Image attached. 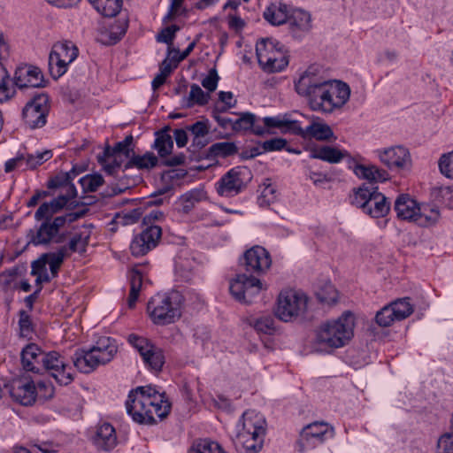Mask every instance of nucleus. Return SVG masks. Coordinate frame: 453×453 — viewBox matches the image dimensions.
<instances>
[{"mask_svg": "<svg viewBox=\"0 0 453 453\" xmlns=\"http://www.w3.org/2000/svg\"><path fill=\"white\" fill-rule=\"evenodd\" d=\"M298 95L306 98L314 111L332 113L341 109L349 99L350 88L345 82L326 81L317 73L314 67H309L295 82Z\"/></svg>", "mask_w": 453, "mask_h": 453, "instance_id": "1", "label": "nucleus"}, {"mask_svg": "<svg viewBox=\"0 0 453 453\" xmlns=\"http://www.w3.org/2000/svg\"><path fill=\"white\" fill-rule=\"evenodd\" d=\"M355 173L359 178L369 180L370 184H364L355 192L352 203L372 218L385 217L390 211V203L383 194L378 191V187H374L372 182L388 180L389 173L376 165H363L356 166Z\"/></svg>", "mask_w": 453, "mask_h": 453, "instance_id": "2", "label": "nucleus"}, {"mask_svg": "<svg viewBox=\"0 0 453 453\" xmlns=\"http://www.w3.org/2000/svg\"><path fill=\"white\" fill-rule=\"evenodd\" d=\"M127 413L139 424L154 425L157 418H166L171 410V403L165 394L158 392L151 386L138 387L132 390L126 402Z\"/></svg>", "mask_w": 453, "mask_h": 453, "instance_id": "3", "label": "nucleus"}, {"mask_svg": "<svg viewBox=\"0 0 453 453\" xmlns=\"http://www.w3.org/2000/svg\"><path fill=\"white\" fill-rule=\"evenodd\" d=\"M242 429L236 435L235 444L244 453H257L263 447L266 421L265 417L254 410L242 416Z\"/></svg>", "mask_w": 453, "mask_h": 453, "instance_id": "4", "label": "nucleus"}, {"mask_svg": "<svg viewBox=\"0 0 453 453\" xmlns=\"http://www.w3.org/2000/svg\"><path fill=\"white\" fill-rule=\"evenodd\" d=\"M184 298L179 291L153 296L147 304L151 320L157 325H168L179 319Z\"/></svg>", "mask_w": 453, "mask_h": 453, "instance_id": "5", "label": "nucleus"}, {"mask_svg": "<svg viewBox=\"0 0 453 453\" xmlns=\"http://www.w3.org/2000/svg\"><path fill=\"white\" fill-rule=\"evenodd\" d=\"M354 316L345 311L337 319L322 324L317 333L319 343L328 348H341L347 344L354 335Z\"/></svg>", "mask_w": 453, "mask_h": 453, "instance_id": "6", "label": "nucleus"}, {"mask_svg": "<svg viewBox=\"0 0 453 453\" xmlns=\"http://www.w3.org/2000/svg\"><path fill=\"white\" fill-rule=\"evenodd\" d=\"M87 212V210H82L76 212H68L62 216L55 217L54 219H43L42 223L35 233H32L30 242L34 245L49 244L51 242H61L62 237L58 235L61 228L66 223H73L80 218H82Z\"/></svg>", "mask_w": 453, "mask_h": 453, "instance_id": "7", "label": "nucleus"}, {"mask_svg": "<svg viewBox=\"0 0 453 453\" xmlns=\"http://www.w3.org/2000/svg\"><path fill=\"white\" fill-rule=\"evenodd\" d=\"M256 54L261 68L267 73L283 70L288 64L282 45L273 39H262L256 45Z\"/></svg>", "mask_w": 453, "mask_h": 453, "instance_id": "8", "label": "nucleus"}, {"mask_svg": "<svg viewBox=\"0 0 453 453\" xmlns=\"http://www.w3.org/2000/svg\"><path fill=\"white\" fill-rule=\"evenodd\" d=\"M307 296L293 289L283 290L277 300L275 315L284 322L302 317L307 309Z\"/></svg>", "mask_w": 453, "mask_h": 453, "instance_id": "9", "label": "nucleus"}, {"mask_svg": "<svg viewBox=\"0 0 453 453\" xmlns=\"http://www.w3.org/2000/svg\"><path fill=\"white\" fill-rule=\"evenodd\" d=\"M334 426L324 421H315L308 424L301 430L296 441L300 453H305L323 444L326 440L334 438Z\"/></svg>", "mask_w": 453, "mask_h": 453, "instance_id": "10", "label": "nucleus"}, {"mask_svg": "<svg viewBox=\"0 0 453 453\" xmlns=\"http://www.w3.org/2000/svg\"><path fill=\"white\" fill-rule=\"evenodd\" d=\"M78 48L72 42H59L53 45L49 57L50 75L57 80L65 74L67 66L78 57Z\"/></svg>", "mask_w": 453, "mask_h": 453, "instance_id": "11", "label": "nucleus"}, {"mask_svg": "<svg viewBox=\"0 0 453 453\" xmlns=\"http://www.w3.org/2000/svg\"><path fill=\"white\" fill-rule=\"evenodd\" d=\"M251 178V172L248 167H234L216 183V190L221 196L233 197L242 192Z\"/></svg>", "mask_w": 453, "mask_h": 453, "instance_id": "12", "label": "nucleus"}, {"mask_svg": "<svg viewBox=\"0 0 453 453\" xmlns=\"http://www.w3.org/2000/svg\"><path fill=\"white\" fill-rule=\"evenodd\" d=\"M42 367L61 386H67L74 380L73 369L59 352L52 350L44 352L42 357Z\"/></svg>", "mask_w": 453, "mask_h": 453, "instance_id": "13", "label": "nucleus"}, {"mask_svg": "<svg viewBox=\"0 0 453 453\" xmlns=\"http://www.w3.org/2000/svg\"><path fill=\"white\" fill-rule=\"evenodd\" d=\"M49 111L48 96L44 94L35 96L23 109L25 125L30 129L42 127L47 122Z\"/></svg>", "mask_w": 453, "mask_h": 453, "instance_id": "14", "label": "nucleus"}, {"mask_svg": "<svg viewBox=\"0 0 453 453\" xmlns=\"http://www.w3.org/2000/svg\"><path fill=\"white\" fill-rule=\"evenodd\" d=\"M262 289V282L257 277L248 276L245 273L238 274L230 282L229 291L232 296L238 302L250 303Z\"/></svg>", "mask_w": 453, "mask_h": 453, "instance_id": "15", "label": "nucleus"}, {"mask_svg": "<svg viewBox=\"0 0 453 453\" xmlns=\"http://www.w3.org/2000/svg\"><path fill=\"white\" fill-rule=\"evenodd\" d=\"M381 164L389 170H404L411 165V157L409 150L402 145H395L375 150Z\"/></svg>", "mask_w": 453, "mask_h": 453, "instance_id": "16", "label": "nucleus"}, {"mask_svg": "<svg viewBox=\"0 0 453 453\" xmlns=\"http://www.w3.org/2000/svg\"><path fill=\"white\" fill-rule=\"evenodd\" d=\"M240 265L245 272L259 276L270 268L272 259L265 248L256 245L244 252L240 258Z\"/></svg>", "mask_w": 453, "mask_h": 453, "instance_id": "17", "label": "nucleus"}, {"mask_svg": "<svg viewBox=\"0 0 453 453\" xmlns=\"http://www.w3.org/2000/svg\"><path fill=\"white\" fill-rule=\"evenodd\" d=\"M128 342L134 346L142 356L144 363L154 371H160L165 364V357L160 348L152 344L148 339L130 334Z\"/></svg>", "mask_w": 453, "mask_h": 453, "instance_id": "18", "label": "nucleus"}, {"mask_svg": "<svg viewBox=\"0 0 453 453\" xmlns=\"http://www.w3.org/2000/svg\"><path fill=\"white\" fill-rule=\"evenodd\" d=\"M162 236V229L158 226H149L135 235L130 244L131 254L134 257L146 255L156 248Z\"/></svg>", "mask_w": 453, "mask_h": 453, "instance_id": "19", "label": "nucleus"}, {"mask_svg": "<svg viewBox=\"0 0 453 453\" xmlns=\"http://www.w3.org/2000/svg\"><path fill=\"white\" fill-rule=\"evenodd\" d=\"M162 236V229L158 226H149L135 235L130 244L131 254L134 257L146 255L156 248Z\"/></svg>", "mask_w": 453, "mask_h": 453, "instance_id": "20", "label": "nucleus"}, {"mask_svg": "<svg viewBox=\"0 0 453 453\" xmlns=\"http://www.w3.org/2000/svg\"><path fill=\"white\" fill-rule=\"evenodd\" d=\"M91 441L97 450L111 451L118 443L115 428L108 422L98 424L91 435Z\"/></svg>", "mask_w": 453, "mask_h": 453, "instance_id": "21", "label": "nucleus"}, {"mask_svg": "<svg viewBox=\"0 0 453 453\" xmlns=\"http://www.w3.org/2000/svg\"><path fill=\"white\" fill-rule=\"evenodd\" d=\"M14 84L19 88L44 87V78L42 71L34 65L17 67L14 73Z\"/></svg>", "mask_w": 453, "mask_h": 453, "instance_id": "22", "label": "nucleus"}, {"mask_svg": "<svg viewBox=\"0 0 453 453\" xmlns=\"http://www.w3.org/2000/svg\"><path fill=\"white\" fill-rule=\"evenodd\" d=\"M287 24L292 36L300 39L311 29V16L306 11L296 9L288 15Z\"/></svg>", "mask_w": 453, "mask_h": 453, "instance_id": "23", "label": "nucleus"}, {"mask_svg": "<svg viewBox=\"0 0 453 453\" xmlns=\"http://www.w3.org/2000/svg\"><path fill=\"white\" fill-rule=\"evenodd\" d=\"M10 395L22 405H31L36 397L35 386L33 381L18 380L12 383Z\"/></svg>", "mask_w": 453, "mask_h": 453, "instance_id": "24", "label": "nucleus"}, {"mask_svg": "<svg viewBox=\"0 0 453 453\" xmlns=\"http://www.w3.org/2000/svg\"><path fill=\"white\" fill-rule=\"evenodd\" d=\"M263 122L268 131H270L271 128H278L282 134H291L295 135L301 131V123L298 120L291 119L288 114L265 117Z\"/></svg>", "mask_w": 453, "mask_h": 453, "instance_id": "25", "label": "nucleus"}, {"mask_svg": "<svg viewBox=\"0 0 453 453\" xmlns=\"http://www.w3.org/2000/svg\"><path fill=\"white\" fill-rule=\"evenodd\" d=\"M73 365L83 373H89L98 365H104L91 348L89 349H77L73 356Z\"/></svg>", "mask_w": 453, "mask_h": 453, "instance_id": "26", "label": "nucleus"}, {"mask_svg": "<svg viewBox=\"0 0 453 453\" xmlns=\"http://www.w3.org/2000/svg\"><path fill=\"white\" fill-rule=\"evenodd\" d=\"M44 354L35 343L27 344L21 351V364L27 372L39 373L41 371L42 357Z\"/></svg>", "mask_w": 453, "mask_h": 453, "instance_id": "27", "label": "nucleus"}, {"mask_svg": "<svg viewBox=\"0 0 453 453\" xmlns=\"http://www.w3.org/2000/svg\"><path fill=\"white\" fill-rule=\"evenodd\" d=\"M418 207L417 202L409 195L402 194L396 198L394 209L399 219L415 222Z\"/></svg>", "mask_w": 453, "mask_h": 453, "instance_id": "28", "label": "nucleus"}, {"mask_svg": "<svg viewBox=\"0 0 453 453\" xmlns=\"http://www.w3.org/2000/svg\"><path fill=\"white\" fill-rule=\"evenodd\" d=\"M296 135L304 139L314 138L318 141H328L334 137V132L326 123L313 120L305 128L301 127V131Z\"/></svg>", "mask_w": 453, "mask_h": 453, "instance_id": "29", "label": "nucleus"}, {"mask_svg": "<svg viewBox=\"0 0 453 453\" xmlns=\"http://www.w3.org/2000/svg\"><path fill=\"white\" fill-rule=\"evenodd\" d=\"M71 196H58L50 202L42 203L35 213V219L42 221L43 219H54V214L59 212L68 203Z\"/></svg>", "mask_w": 453, "mask_h": 453, "instance_id": "30", "label": "nucleus"}, {"mask_svg": "<svg viewBox=\"0 0 453 453\" xmlns=\"http://www.w3.org/2000/svg\"><path fill=\"white\" fill-rule=\"evenodd\" d=\"M91 349L104 365L113 358L118 349L115 340L106 336L99 338Z\"/></svg>", "mask_w": 453, "mask_h": 453, "instance_id": "31", "label": "nucleus"}, {"mask_svg": "<svg viewBox=\"0 0 453 453\" xmlns=\"http://www.w3.org/2000/svg\"><path fill=\"white\" fill-rule=\"evenodd\" d=\"M347 156H349V153L346 150H341L327 145L312 150L310 155L311 158H318L330 164H337Z\"/></svg>", "mask_w": 453, "mask_h": 453, "instance_id": "32", "label": "nucleus"}, {"mask_svg": "<svg viewBox=\"0 0 453 453\" xmlns=\"http://www.w3.org/2000/svg\"><path fill=\"white\" fill-rule=\"evenodd\" d=\"M265 19L273 26L287 23L288 18V6L284 4H272L264 12Z\"/></svg>", "mask_w": 453, "mask_h": 453, "instance_id": "33", "label": "nucleus"}, {"mask_svg": "<svg viewBox=\"0 0 453 453\" xmlns=\"http://www.w3.org/2000/svg\"><path fill=\"white\" fill-rule=\"evenodd\" d=\"M168 131L169 128H165L155 134L156 139L152 148L157 151L160 157L170 155L173 148V141Z\"/></svg>", "mask_w": 453, "mask_h": 453, "instance_id": "34", "label": "nucleus"}, {"mask_svg": "<svg viewBox=\"0 0 453 453\" xmlns=\"http://www.w3.org/2000/svg\"><path fill=\"white\" fill-rule=\"evenodd\" d=\"M158 159L153 152H146L142 156L132 155L131 158L125 164L124 170L136 167L139 170H150L157 165Z\"/></svg>", "mask_w": 453, "mask_h": 453, "instance_id": "35", "label": "nucleus"}, {"mask_svg": "<svg viewBox=\"0 0 453 453\" xmlns=\"http://www.w3.org/2000/svg\"><path fill=\"white\" fill-rule=\"evenodd\" d=\"M130 291L127 298V304L130 309L135 306L140 291L142 286V273L136 267L130 270L128 273Z\"/></svg>", "mask_w": 453, "mask_h": 453, "instance_id": "36", "label": "nucleus"}, {"mask_svg": "<svg viewBox=\"0 0 453 453\" xmlns=\"http://www.w3.org/2000/svg\"><path fill=\"white\" fill-rule=\"evenodd\" d=\"M94 8L104 17H114L121 10L123 0H88Z\"/></svg>", "mask_w": 453, "mask_h": 453, "instance_id": "37", "label": "nucleus"}, {"mask_svg": "<svg viewBox=\"0 0 453 453\" xmlns=\"http://www.w3.org/2000/svg\"><path fill=\"white\" fill-rule=\"evenodd\" d=\"M439 218L440 212L438 209L428 204H424L418 209L415 223L420 226H428L436 223Z\"/></svg>", "mask_w": 453, "mask_h": 453, "instance_id": "38", "label": "nucleus"}, {"mask_svg": "<svg viewBox=\"0 0 453 453\" xmlns=\"http://www.w3.org/2000/svg\"><path fill=\"white\" fill-rule=\"evenodd\" d=\"M75 171L73 169L72 171L63 173L61 175H57L54 178L50 179L48 182L49 188H57L59 187H66L70 195H66L67 196L75 197L77 195L76 188L74 185L72 183L73 178L75 176Z\"/></svg>", "mask_w": 453, "mask_h": 453, "instance_id": "39", "label": "nucleus"}, {"mask_svg": "<svg viewBox=\"0 0 453 453\" xmlns=\"http://www.w3.org/2000/svg\"><path fill=\"white\" fill-rule=\"evenodd\" d=\"M124 158L117 153L114 155L106 154L105 149L102 155L97 156L99 164L109 175H114L117 173V170L121 167Z\"/></svg>", "mask_w": 453, "mask_h": 453, "instance_id": "40", "label": "nucleus"}, {"mask_svg": "<svg viewBox=\"0 0 453 453\" xmlns=\"http://www.w3.org/2000/svg\"><path fill=\"white\" fill-rule=\"evenodd\" d=\"M238 152V147L233 142H219L208 149V157H227Z\"/></svg>", "mask_w": 453, "mask_h": 453, "instance_id": "41", "label": "nucleus"}, {"mask_svg": "<svg viewBox=\"0 0 453 453\" xmlns=\"http://www.w3.org/2000/svg\"><path fill=\"white\" fill-rule=\"evenodd\" d=\"M210 99V94L205 93L197 84H192L190 92L188 97L183 99V104L187 108H191L197 104L200 106L205 105Z\"/></svg>", "mask_w": 453, "mask_h": 453, "instance_id": "42", "label": "nucleus"}, {"mask_svg": "<svg viewBox=\"0 0 453 453\" xmlns=\"http://www.w3.org/2000/svg\"><path fill=\"white\" fill-rule=\"evenodd\" d=\"M134 142V137L132 134H129L124 138L123 141L117 142L113 147L106 146L105 153L106 154H119L125 158H131L134 154V150L132 148Z\"/></svg>", "mask_w": 453, "mask_h": 453, "instance_id": "43", "label": "nucleus"}, {"mask_svg": "<svg viewBox=\"0 0 453 453\" xmlns=\"http://www.w3.org/2000/svg\"><path fill=\"white\" fill-rule=\"evenodd\" d=\"M206 198V193L201 188H195L186 192L180 196L182 210L184 212H189L196 203Z\"/></svg>", "mask_w": 453, "mask_h": 453, "instance_id": "44", "label": "nucleus"}, {"mask_svg": "<svg viewBox=\"0 0 453 453\" xmlns=\"http://www.w3.org/2000/svg\"><path fill=\"white\" fill-rule=\"evenodd\" d=\"M65 252L66 248L62 247L57 252H49L43 254V257L47 260V264L50 265L52 278L58 276V269L64 261Z\"/></svg>", "mask_w": 453, "mask_h": 453, "instance_id": "45", "label": "nucleus"}, {"mask_svg": "<svg viewBox=\"0 0 453 453\" xmlns=\"http://www.w3.org/2000/svg\"><path fill=\"white\" fill-rule=\"evenodd\" d=\"M392 310L395 314L397 321H401L408 318L413 312V307L410 303V298L404 297L392 302Z\"/></svg>", "mask_w": 453, "mask_h": 453, "instance_id": "46", "label": "nucleus"}, {"mask_svg": "<svg viewBox=\"0 0 453 453\" xmlns=\"http://www.w3.org/2000/svg\"><path fill=\"white\" fill-rule=\"evenodd\" d=\"M188 129L194 136L193 143L203 147L206 142L203 139L209 134L208 120L196 121L189 126Z\"/></svg>", "mask_w": 453, "mask_h": 453, "instance_id": "47", "label": "nucleus"}, {"mask_svg": "<svg viewBox=\"0 0 453 453\" xmlns=\"http://www.w3.org/2000/svg\"><path fill=\"white\" fill-rule=\"evenodd\" d=\"M190 453H227L222 446L211 440H201L193 445Z\"/></svg>", "mask_w": 453, "mask_h": 453, "instance_id": "48", "label": "nucleus"}, {"mask_svg": "<svg viewBox=\"0 0 453 453\" xmlns=\"http://www.w3.org/2000/svg\"><path fill=\"white\" fill-rule=\"evenodd\" d=\"M250 324L254 328L262 334H272L274 332V319L271 315H265L252 319Z\"/></svg>", "mask_w": 453, "mask_h": 453, "instance_id": "49", "label": "nucleus"}, {"mask_svg": "<svg viewBox=\"0 0 453 453\" xmlns=\"http://www.w3.org/2000/svg\"><path fill=\"white\" fill-rule=\"evenodd\" d=\"M316 296L320 303L331 305L337 302L338 292L331 283H327L317 291Z\"/></svg>", "mask_w": 453, "mask_h": 453, "instance_id": "50", "label": "nucleus"}, {"mask_svg": "<svg viewBox=\"0 0 453 453\" xmlns=\"http://www.w3.org/2000/svg\"><path fill=\"white\" fill-rule=\"evenodd\" d=\"M84 192H95L104 184V178L99 173L88 174L79 180Z\"/></svg>", "mask_w": 453, "mask_h": 453, "instance_id": "51", "label": "nucleus"}, {"mask_svg": "<svg viewBox=\"0 0 453 453\" xmlns=\"http://www.w3.org/2000/svg\"><path fill=\"white\" fill-rule=\"evenodd\" d=\"M433 196L441 203L449 208L453 207V187H437L433 189Z\"/></svg>", "mask_w": 453, "mask_h": 453, "instance_id": "52", "label": "nucleus"}, {"mask_svg": "<svg viewBox=\"0 0 453 453\" xmlns=\"http://www.w3.org/2000/svg\"><path fill=\"white\" fill-rule=\"evenodd\" d=\"M375 320L376 323L382 327L389 326L395 321H397L390 303L385 305L379 311H377Z\"/></svg>", "mask_w": 453, "mask_h": 453, "instance_id": "53", "label": "nucleus"}, {"mask_svg": "<svg viewBox=\"0 0 453 453\" xmlns=\"http://www.w3.org/2000/svg\"><path fill=\"white\" fill-rule=\"evenodd\" d=\"M256 116L250 112L242 113L232 124L234 131H248L254 126Z\"/></svg>", "mask_w": 453, "mask_h": 453, "instance_id": "54", "label": "nucleus"}, {"mask_svg": "<svg viewBox=\"0 0 453 453\" xmlns=\"http://www.w3.org/2000/svg\"><path fill=\"white\" fill-rule=\"evenodd\" d=\"M262 148L265 151H276L281 150L286 148L288 152L300 154L301 151L295 149L287 148V140L284 138H273L267 141H265L262 143Z\"/></svg>", "mask_w": 453, "mask_h": 453, "instance_id": "55", "label": "nucleus"}, {"mask_svg": "<svg viewBox=\"0 0 453 453\" xmlns=\"http://www.w3.org/2000/svg\"><path fill=\"white\" fill-rule=\"evenodd\" d=\"M51 150H45L43 152L37 153L35 156L28 154L25 157L24 164L27 168L35 169L37 165H40L43 162L51 158Z\"/></svg>", "mask_w": 453, "mask_h": 453, "instance_id": "56", "label": "nucleus"}, {"mask_svg": "<svg viewBox=\"0 0 453 453\" xmlns=\"http://www.w3.org/2000/svg\"><path fill=\"white\" fill-rule=\"evenodd\" d=\"M439 168L444 176L453 179V150L440 157Z\"/></svg>", "mask_w": 453, "mask_h": 453, "instance_id": "57", "label": "nucleus"}, {"mask_svg": "<svg viewBox=\"0 0 453 453\" xmlns=\"http://www.w3.org/2000/svg\"><path fill=\"white\" fill-rule=\"evenodd\" d=\"M19 327L20 335L24 337L29 336L33 332V324L30 316L24 310L19 312Z\"/></svg>", "mask_w": 453, "mask_h": 453, "instance_id": "58", "label": "nucleus"}, {"mask_svg": "<svg viewBox=\"0 0 453 453\" xmlns=\"http://www.w3.org/2000/svg\"><path fill=\"white\" fill-rule=\"evenodd\" d=\"M180 30V27L177 25H171L162 29L161 32L157 35V41L158 42H164L168 45L173 44V41L175 37L176 32Z\"/></svg>", "mask_w": 453, "mask_h": 453, "instance_id": "59", "label": "nucleus"}, {"mask_svg": "<svg viewBox=\"0 0 453 453\" xmlns=\"http://www.w3.org/2000/svg\"><path fill=\"white\" fill-rule=\"evenodd\" d=\"M219 77L216 69H211L208 73V75L203 79L202 86L207 89L209 92H213L216 90Z\"/></svg>", "mask_w": 453, "mask_h": 453, "instance_id": "60", "label": "nucleus"}, {"mask_svg": "<svg viewBox=\"0 0 453 453\" xmlns=\"http://www.w3.org/2000/svg\"><path fill=\"white\" fill-rule=\"evenodd\" d=\"M88 244V237L75 234L69 242V250L73 252H84Z\"/></svg>", "mask_w": 453, "mask_h": 453, "instance_id": "61", "label": "nucleus"}, {"mask_svg": "<svg viewBox=\"0 0 453 453\" xmlns=\"http://www.w3.org/2000/svg\"><path fill=\"white\" fill-rule=\"evenodd\" d=\"M127 29V22L126 20L120 22L118 21L114 26L111 28V43H116L119 42L121 37L126 34Z\"/></svg>", "mask_w": 453, "mask_h": 453, "instance_id": "62", "label": "nucleus"}, {"mask_svg": "<svg viewBox=\"0 0 453 453\" xmlns=\"http://www.w3.org/2000/svg\"><path fill=\"white\" fill-rule=\"evenodd\" d=\"M25 156L19 155L14 158H11L5 162L4 171L5 173H11L16 168L21 167L24 165Z\"/></svg>", "mask_w": 453, "mask_h": 453, "instance_id": "63", "label": "nucleus"}, {"mask_svg": "<svg viewBox=\"0 0 453 453\" xmlns=\"http://www.w3.org/2000/svg\"><path fill=\"white\" fill-rule=\"evenodd\" d=\"M163 216L164 214L162 211L158 210H152L142 217V223L147 226H155L154 222L161 219Z\"/></svg>", "mask_w": 453, "mask_h": 453, "instance_id": "64", "label": "nucleus"}]
</instances>
